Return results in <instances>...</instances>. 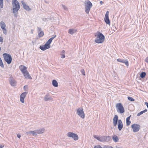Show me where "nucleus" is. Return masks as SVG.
Masks as SVG:
<instances>
[{
  "label": "nucleus",
  "instance_id": "f257e3e1",
  "mask_svg": "<svg viewBox=\"0 0 148 148\" xmlns=\"http://www.w3.org/2000/svg\"><path fill=\"white\" fill-rule=\"evenodd\" d=\"M98 34L95 35V36L96 37L95 41L97 43H101L103 42L105 40V36L101 33L98 32Z\"/></svg>",
  "mask_w": 148,
  "mask_h": 148
},
{
  "label": "nucleus",
  "instance_id": "f03ea898",
  "mask_svg": "<svg viewBox=\"0 0 148 148\" xmlns=\"http://www.w3.org/2000/svg\"><path fill=\"white\" fill-rule=\"evenodd\" d=\"M94 137L101 142H108L112 140L111 137L109 136H103L101 137H99L97 136L94 135Z\"/></svg>",
  "mask_w": 148,
  "mask_h": 148
},
{
  "label": "nucleus",
  "instance_id": "7ed1b4c3",
  "mask_svg": "<svg viewBox=\"0 0 148 148\" xmlns=\"http://www.w3.org/2000/svg\"><path fill=\"white\" fill-rule=\"evenodd\" d=\"M13 11L14 12H18L20 8V6L18 2L16 0H12Z\"/></svg>",
  "mask_w": 148,
  "mask_h": 148
},
{
  "label": "nucleus",
  "instance_id": "20e7f679",
  "mask_svg": "<svg viewBox=\"0 0 148 148\" xmlns=\"http://www.w3.org/2000/svg\"><path fill=\"white\" fill-rule=\"evenodd\" d=\"M85 12L88 14L90 9L92 6V4L89 0H87L85 1Z\"/></svg>",
  "mask_w": 148,
  "mask_h": 148
},
{
  "label": "nucleus",
  "instance_id": "39448f33",
  "mask_svg": "<svg viewBox=\"0 0 148 148\" xmlns=\"http://www.w3.org/2000/svg\"><path fill=\"white\" fill-rule=\"evenodd\" d=\"M3 56L5 61L7 64H10L12 61V58L11 55L7 53H4L3 54Z\"/></svg>",
  "mask_w": 148,
  "mask_h": 148
},
{
  "label": "nucleus",
  "instance_id": "423d86ee",
  "mask_svg": "<svg viewBox=\"0 0 148 148\" xmlns=\"http://www.w3.org/2000/svg\"><path fill=\"white\" fill-rule=\"evenodd\" d=\"M116 107L117 112L119 113H123L125 112L124 109L121 103H118L116 104Z\"/></svg>",
  "mask_w": 148,
  "mask_h": 148
},
{
  "label": "nucleus",
  "instance_id": "0eeeda50",
  "mask_svg": "<svg viewBox=\"0 0 148 148\" xmlns=\"http://www.w3.org/2000/svg\"><path fill=\"white\" fill-rule=\"evenodd\" d=\"M77 114L82 119L85 117V114L82 108H79L77 110Z\"/></svg>",
  "mask_w": 148,
  "mask_h": 148
},
{
  "label": "nucleus",
  "instance_id": "6e6552de",
  "mask_svg": "<svg viewBox=\"0 0 148 148\" xmlns=\"http://www.w3.org/2000/svg\"><path fill=\"white\" fill-rule=\"evenodd\" d=\"M67 136L68 137L72 138L75 140H77L78 139V135L73 132H69L67 133Z\"/></svg>",
  "mask_w": 148,
  "mask_h": 148
},
{
  "label": "nucleus",
  "instance_id": "1a4fd4ad",
  "mask_svg": "<svg viewBox=\"0 0 148 148\" xmlns=\"http://www.w3.org/2000/svg\"><path fill=\"white\" fill-rule=\"evenodd\" d=\"M131 127L132 128L133 131L134 132H138L140 128V126L138 124H134L131 126Z\"/></svg>",
  "mask_w": 148,
  "mask_h": 148
},
{
  "label": "nucleus",
  "instance_id": "9d476101",
  "mask_svg": "<svg viewBox=\"0 0 148 148\" xmlns=\"http://www.w3.org/2000/svg\"><path fill=\"white\" fill-rule=\"evenodd\" d=\"M56 36V35H54L52 37L50 38L46 42L45 45L49 48H50V44L51 43L52 40L54 39Z\"/></svg>",
  "mask_w": 148,
  "mask_h": 148
},
{
  "label": "nucleus",
  "instance_id": "9b49d317",
  "mask_svg": "<svg viewBox=\"0 0 148 148\" xmlns=\"http://www.w3.org/2000/svg\"><path fill=\"white\" fill-rule=\"evenodd\" d=\"M9 81L10 84L12 86H16V82L14 78L12 77V76H11L10 77Z\"/></svg>",
  "mask_w": 148,
  "mask_h": 148
},
{
  "label": "nucleus",
  "instance_id": "f8f14e48",
  "mask_svg": "<svg viewBox=\"0 0 148 148\" xmlns=\"http://www.w3.org/2000/svg\"><path fill=\"white\" fill-rule=\"evenodd\" d=\"M27 93V92H25L22 93L20 96V100L21 102L24 103V99Z\"/></svg>",
  "mask_w": 148,
  "mask_h": 148
},
{
  "label": "nucleus",
  "instance_id": "ddd939ff",
  "mask_svg": "<svg viewBox=\"0 0 148 148\" xmlns=\"http://www.w3.org/2000/svg\"><path fill=\"white\" fill-rule=\"evenodd\" d=\"M109 12L107 11L105 15L104 21L107 24H110V21L109 18Z\"/></svg>",
  "mask_w": 148,
  "mask_h": 148
},
{
  "label": "nucleus",
  "instance_id": "4468645a",
  "mask_svg": "<svg viewBox=\"0 0 148 148\" xmlns=\"http://www.w3.org/2000/svg\"><path fill=\"white\" fill-rule=\"evenodd\" d=\"M19 68L23 73H24L25 72L27 71V67L24 65H21L20 66Z\"/></svg>",
  "mask_w": 148,
  "mask_h": 148
},
{
  "label": "nucleus",
  "instance_id": "2eb2a0df",
  "mask_svg": "<svg viewBox=\"0 0 148 148\" xmlns=\"http://www.w3.org/2000/svg\"><path fill=\"white\" fill-rule=\"evenodd\" d=\"M123 124L121 120L119 119L118 123V129L119 131H121L123 127Z\"/></svg>",
  "mask_w": 148,
  "mask_h": 148
},
{
  "label": "nucleus",
  "instance_id": "dca6fc26",
  "mask_svg": "<svg viewBox=\"0 0 148 148\" xmlns=\"http://www.w3.org/2000/svg\"><path fill=\"white\" fill-rule=\"evenodd\" d=\"M117 61L118 62L125 63L127 66H129L128 62L126 60L118 59L117 60Z\"/></svg>",
  "mask_w": 148,
  "mask_h": 148
},
{
  "label": "nucleus",
  "instance_id": "f3484780",
  "mask_svg": "<svg viewBox=\"0 0 148 148\" xmlns=\"http://www.w3.org/2000/svg\"><path fill=\"white\" fill-rule=\"evenodd\" d=\"M118 116L116 115L113 119V125L114 126L116 125L117 122H118Z\"/></svg>",
  "mask_w": 148,
  "mask_h": 148
},
{
  "label": "nucleus",
  "instance_id": "a211bd4d",
  "mask_svg": "<svg viewBox=\"0 0 148 148\" xmlns=\"http://www.w3.org/2000/svg\"><path fill=\"white\" fill-rule=\"evenodd\" d=\"M21 2L23 7V8L25 9L28 11L31 10V9L23 1H22Z\"/></svg>",
  "mask_w": 148,
  "mask_h": 148
},
{
  "label": "nucleus",
  "instance_id": "6ab92c4d",
  "mask_svg": "<svg viewBox=\"0 0 148 148\" xmlns=\"http://www.w3.org/2000/svg\"><path fill=\"white\" fill-rule=\"evenodd\" d=\"M44 99L46 101H52L53 98L50 97L48 94H47L45 96Z\"/></svg>",
  "mask_w": 148,
  "mask_h": 148
},
{
  "label": "nucleus",
  "instance_id": "aec40b11",
  "mask_svg": "<svg viewBox=\"0 0 148 148\" xmlns=\"http://www.w3.org/2000/svg\"><path fill=\"white\" fill-rule=\"evenodd\" d=\"M77 32V29H69L68 31V33L71 34L73 35L75 33Z\"/></svg>",
  "mask_w": 148,
  "mask_h": 148
},
{
  "label": "nucleus",
  "instance_id": "412c9836",
  "mask_svg": "<svg viewBox=\"0 0 148 148\" xmlns=\"http://www.w3.org/2000/svg\"><path fill=\"white\" fill-rule=\"evenodd\" d=\"M23 74L25 78L29 79H32V77L30 76L27 71L25 72Z\"/></svg>",
  "mask_w": 148,
  "mask_h": 148
},
{
  "label": "nucleus",
  "instance_id": "4be33fe9",
  "mask_svg": "<svg viewBox=\"0 0 148 148\" xmlns=\"http://www.w3.org/2000/svg\"><path fill=\"white\" fill-rule=\"evenodd\" d=\"M39 48L42 51H45L49 49L45 44L44 45H40L39 47Z\"/></svg>",
  "mask_w": 148,
  "mask_h": 148
},
{
  "label": "nucleus",
  "instance_id": "5701e85b",
  "mask_svg": "<svg viewBox=\"0 0 148 148\" xmlns=\"http://www.w3.org/2000/svg\"><path fill=\"white\" fill-rule=\"evenodd\" d=\"M131 116V115H130L126 119V123L127 126L129 125L131 123V121H130V119Z\"/></svg>",
  "mask_w": 148,
  "mask_h": 148
},
{
  "label": "nucleus",
  "instance_id": "b1692460",
  "mask_svg": "<svg viewBox=\"0 0 148 148\" xmlns=\"http://www.w3.org/2000/svg\"><path fill=\"white\" fill-rule=\"evenodd\" d=\"M52 84L53 86L55 87H57L58 86V83L56 80L53 79L52 80Z\"/></svg>",
  "mask_w": 148,
  "mask_h": 148
},
{
  "label": "nucleus",
  "instance_id": "393cba45",
  "mask_svg": "<svg viewBox=\"0 0 148 148\" xmlns=\"http://www.w3.org/2000/svg\"><path fill=\"white\" fill-rule=\"evenodd\" d=\"M0 26L1 28V29H5L6 25L5 24L4 22L3 21H1L0 23Z\"/></svg>",
  "mask_w": 148,
  "mask_h": 148
},
{
  "label": "nucleus",
  "instance_id": "a878e982",
  "mask_svg": "<svg viewBox=\"0 0 148 148\" xmlns=\"http://www.w3.org/2000/svg\"><path fill=\"white\" fill-rule=\"evenodd\" d=\"M112 139L115 142H117L119 141V138L116 135H114L112 136Z\"/></svg>",
  "mask_w": 148,
  "mask_h": 148
},
{
  "label": "nucleus",
  "instance_id": "bb28decb",
  "mask_svg": "<svg viewBox=\"0 0 148 148\" xmlns=\"http://www.w3.org/2000/svg\"><path fill=\"white\" fill-rule=\"evenodd\" d=\"M36 132L38 134H42L44 132V129H42L36 130Z\"/></svg>",
  "mask_w": 148,
  "mask_h": 148
},
{
  "label": "nucleus",
  "instance_id": "cd10ccee",
  "mask_svg": "<svg viewBox=\"0 0 148 148\" xmlns=\"http://www.w3.org/2000/svg\"><path fill=\"white\" fill-rule=\"evenodd\" d=\"M147 111V109H145V110L142 111L141 112H140L138 113L137 114V116H140L143 113L146 112Z\"/></svg>",
  "mask_w": 148,
  "mask_h": 148
},
{
  "label": "nucleus",
  "instance_id": "c85d7f7f",
  "mask_svg": "<svg viewBox=\"0 0 148 148\" xmlns=\"http://www.w3.org/2000/svg\"><path fill=\"white\" fill-rule=\"evenodd\" d=\"M146 75V73L145 72H142L140 75V77L141 78H144Z\"/></svg>",
  "mask_w": 148,
  "mask_h": 148
},
{
  "label": "nucleus",
  "instance_id": "c756f323",
  "mask_svg": "<svg viewBox=\"0 0 148 148\" xmlns=\"http://www.w3.org/2000/svg\"><path fill=\"white\" fill-rule=\"evenodd\" d=\"M36 130L35 131H29L27 132V134H32L33 135H36Z\"/></svg>",
  "mask_w": 148,
  "mask_h": 148
},
{
  "label": "nucleus",
  "instance_id": "7c9ffc66",
  "mask_svg": "<svg viewBox=\"0 0 148 148\" xmlns=\"http://www.w3.org/2000/svg\"><path fill=\"white\" fill-rule=\"evenodd\" d=\"M44 32L42 31H41L38 34V36L39 37H42L44 35Z\"/></svg>",
  "mask_w": 148,
  "mask_h": 148
},
{
  "label": "nucleus",
  "instance_id": "2f4dec72",
  "mask_svg": "<svg viewBox=\"0 0 148 148\" xmlns=\"http://www.w3.org/2000/svg\"><path fill=\"white\" fill-rule=\"evenodd\" d=\"M0 66L2 68H3L4 67L3 64L2 62V60L0 58Z\"/></svg>",
  "mask_w": 148,
  "mask_h": 148
},
{
  "label": "nucleus",
  "instance_id": "473e14b6",
  "mask_svg": "<svg viewBox=\"0 0 148 148\" xmlns=\"http://www.w3.org/2000/svg\"><path fill=\"white\" fill-rule=\"evenodd\" d=\"M3 0H0V6L1 8H2L3 7Z\"/></svg>",
  "mask_w": 148,
  "mask_h": 148
},
{
  "label": "nucleus",
  "instance_id": "72a5a7b5",
  "mask_svg": "<svg viewBox=\"0 0 148 148\" xmlns=\"http://www.w3.org/2000/svg\"><path fill=\"white\" fill-rule=\"evenodd\" d=\"M127 99L129 100L132 101H134V99L132 97H128Z\"/></svg>",
  "mask_w": 148,
  "mask_h": 148
},
{
  "label": "nucleus",
  "instance_id": "f704fd0d",
  "mask_svg": "<svg viewBox=\"0 0 148 148\" xmlns=\"http://www.w3.org/2000/svg\"><path fill=\"white\" fill-rule=\"evenodd\" d=\"M103 148H113V147L109 145H104Z\"/></svg>",
  "mask_w": 148,
  "mask_h": 148
},
{
  "label": "nucleus",
  "instance_id": "c9c22d12",
  "mask_svg": "<svg viewBox=\"0 0 148 148\" xmlns=\"http://www.w3.org/2000/svg\"><path fill=\"white\" fill-rule=\"evenodd\" d=\"M62 6L64 10H68V8H67V7L65 5H64L63 4H62Z\"/></svg>",
  "mask_w": 148,
  "mask_h": 148
},
{
  "label": "nucleus",
  "instance_id": "e433bc0d",
  "mask_svg": "<svg viewBox=\"0 0 148 148\" xmlns=\"http://www.w3.org/2000/svg\"><path fill=\"white\" fill-rule=\"evenodd\" d=\"M81 72L82 75H85V71L84 69H82L81 71Z\"/></svg>",
  "mask_w": 148,
  "mask_h": 148
},
{
  "label": "nucleus",
  "instance_id": "4c0bfd02",
  "mask_svg": "<svg viewBox=\"0 0 148 148\" xmlns=\"http://www.w3.org/2000/svg\"><path fill=\"white\" fill-rule=\"evenodd\" d=\"M93 148H102L101 146L99 145H98L97 146H95Z\"/></svg>",
  "mask_w": 148,
  "mask_h": 148
},
{
  "label": "nucleus",
  "instance_id": "58836bf2",
  "mask_svg": "<svg viewBox=\"0 0 148 148\" xmlns=\"http://www.w3.org/2000/svg\"><path fill=\"white\" fill-rule=\"evenodd\" d=\"M13 12V13H14V16L15 17H17V13H16V12Z\"/></svg>",
  "mask_w": 148,
  "mask_h": 148
},
{
  "label": "nucleus",
  "instance_id": "ea45409f",
  "mask_svg": "<svg viewBox=\"0 0 148 148\" xmlns=\"http://www.w3.org/2000/svg\"><path fill=\"white\" fill-rule=\"evenodd\" d=\"M3 33L5 34H7V30L5 28L4 29H3Z\"/></svg>",
  "mask_w": 148,
  "mask_h": 148
},
{
  "label": "nucleus",
  "instance_id": "a19ab883",
  "mask_svg": "<svg viewBox=\"0 0 148 148\" xmlns=\"http://www.w3.org/2000/svg\"><path fill=\"white\" fill-rule=\"evenodd\" d=\"M23 88L24 90L25 91L27 90L26 89L28 88L27 86V85H25L24 86Z\"/></svg>",
  "mask_w": 148,
  "mask_h": 148
},
{
  "label": "nucleus",
  "instance_id": "79ce46f5",
  "mask_svg": "<svg viewBox=\"0 0 148 148\" xmlns=\"http://www.w3.org/2000/svg\"><path fill=\"white\" fill-rule=\"evenodd\" d=\"M3 42V38L0 36V42Z\"/></svg>",
  "mask_w": 148,
  "mask_h": 148
},
{
  "label": "nucleus",
  "instance_id": "37998d69",
  "mask_svg": "<svg viewBox=\"0 0 148 148\" xmlns=\"http://www.w3.org/2000/svg\"><path fill=\"white\" fill-rule=\"evenodd\" d=\"M145 61L147 63H148V57H147L145 59Z\"/></svg>",
  "mask_w": 148,
  "mask_h": 148
},
{
  "label": "nucleus",
  "instance_id": "c03bdc74",
  "mask_svg": "<svg viewBox=\"0 0 148 148\" xmlns=\"http://www.w3.org/2000/svg\"><path fill=\"white\" fill-rule=\"evenodd\" d=\"M65 58V56L64 54H62L61 58Z\"/></svg>",
  "mask_w": 148,
  "mask_h": 148
},
{
  "label": "nucleus",
  "instance_id": "a18cd8bd",
  "mask_svg": "<svg viewBox=\"0 0 148 148\" xmlns=\"http://www.w3.org/2000/svg\"><path fill=\"white\" fill-rule=\"evenodd\" d=\"M17 137L18 138H20V137H21V135H20V134H18L17 135Z\"/></svg>",
  "mask_w": 148,
  "mask_h": 148
},
{
  "label": "nucleus",
  "instance_id": "49530a36",
  "mask_svg": "<svg viewBox=\"0 0 148 148\" xmlns=\"http://www.w3.org/2000/svg\"><path fill=\"white\" fill-rule=\"evenodd\" d=\"M145 104L146 105V106H147L148 109V103L147 102H145Z\"/></svg>",
  "mask_w": 148,
  "mask_h": 148
},
{
  "label": "nucleus",
  "instance_id": "de8ad7c7",
  "mask_svg": "<svg viewBox=\"0 0 148 148\" xmlns=\"http://www.w3.org/2000/svg\"><path fill=\"white\" fill-rule=\"evenodd\" d=\"M38 30L39 31H40L41 30V28L40 27H39L38 28Z\"/></svg>",
  "mask_w": 148,
  "mask_h": 148
},
{
  "label": "nucleus",
  "instance_id": "09e8293b",
  "mask_svg": "<svg viewBox=\"0 0 148 148\" xmlns=\"http://www.w3.org/2000/svg\"><path fill=\"white\" fill-rule=\"evenodd\" d=\"M3 146L2 145H0V148H3Z\"/></svg>",
  "mask_w": 148,
  "mask_h": 148
},
{
  "label": "nucleus",
  "instance_id": "8fccbe9b",
  "mask_svg": "<svg viewBox=\"0 0 148 148\" xmlns=\"http://www.w3.org/2000/svg\"><path fill=\"white\" fill-rule=\"evenodd\" d=\"M65 52V51L64 50H63L62 51V53H64Z\"/></svg>",
  "mask_w": 148,
  "mask_h": 148
},
{
  "label": "nucleus",
  "instance_id": "3c124183",
  "mask_svg": "<svg viewBox=\"0 0 148 148\" xmlns=\"http://www.w3.org/2000/svg\"><path fill=\"white\" fill-rule=\"evenodd\" d=\"M100 4H101V5H102V1H101L100 2Z\"/></svg>",
  "mask_w": 148,
  "mask_h": 148
},
{
  "label": "nucleus",
  "instance_id": "603ef678",
  "mask_svg": "<svg viewBox=\"0 0 148 148\" xmlns=\"http://www.w3.org/2000/svg\"><path fill=\"white\" fill-rule=\"evenodd\" d=\"M1 50V47H0V51Z\"/></svg>",
  "mask_w": 148,
  "mask_h": 148
}]
</instances>
